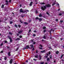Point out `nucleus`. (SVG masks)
I'll use <instances>...</instances> for the list:
<instances>
[{"instance_id": "f704fd0d", "label": "nucleus", "mask_w": 64, "mask_h": 64, "mask_svg": "<svg viewBox=\"0 0 64 64\" xmlns=\"http://www.w3.org/2000/svg\"><path fill=\"white\" fill-rule=\"evenodd\" d=\"M3 43H2L1 44H0V46H2V45H3Z\"/></svg>"}, {"instance_id": "680f3d73", "label": "nucleus", "mask_w": 64, "mask_h": 64, "mask_svg": "<svg viewBox=\"0 0 64 64\" xmlns=\"http://www.w3.org/2000/svg\"><path fill=\"white\" fill-rule=\"evenodd\" d=\"M11 0H10L9 1V2H11Z\"/></svg>"}, {"instance_id": "e433bc0d", "label": "nucleus", "mask_w": 64, "mask_h": 64, "mask_svg": "<svg viewBox=\"0 0 64 64\" xmlns=\"http://www.w3.org/2000/svg\"><path fill=\"white\" fill-rule=\"evenodd\" d=\"M36 44V42H33L34 44Z\"/></svg>"}, {"instance_id": "49530a36", "label": "nucleus", "mask_w": 64, "mask_h": 64, "mask_svg": "<svg viewBox=\"0 0 64 64\" xmlns=\"http://www.w3.org/2000/svg\"><path fill=\"white\" fill-rule=\"evenodd\" d=\"M56 21H58V19H56Z\"/></svg>"}, {"instance_id": "39448f33", "label": "nucleus", "mask_w": 64, "mask_h": 64, "mask_svg": "<svg viewBox=\"0 0 64 64\" xmlns=\"http://www.w3.org/2000/svg\"><path fill=\"white\" fill-rule=\"evenodd\" d=\"M40 52H41V53H45L46 52L45 51V50H44L42 51H40Z\"/></svg>"}, {"instance_id": "5701e85b", "label": "nucleus", "mask_w": 64, "mask_h": 64, "mask_svg": "<svg viewBox=\"0 0 64 64\" xmlns=\"http://www.w3.org/2000/svg\"><path fill=\"white\" fill-rule=\"evenodd\" d=\"M55 4V2H54V4H52V6H54V5Z\"/></svg>"}, {"instance_id": "0eeeda50", "label": "nucleus", "mask_w": 64, "mask_h": 64, "mask_svg": "<svg viewBox=\"0 0 64 64\" xmlns=\"http://www.w3.org/2000/svg\"><path fill=\"white\" fill-rule=\"evenodd\" d=\"M20 12H22V13H23V10H22V9H20Z\"/></svg>"}, {"instance_id": "69168bd1", "label": "nucleus", "mask_w": 64, "mask_h": 64, "mask_svg": "<svg viewBox=\"0 0 64 64\" xmlns=\"http://www.w3.org/2000/svg\"><path fill=\"white\" fill-rule=\"evenodd\" d=\"M26 11H28V12H29V10H26Z\"/></svg>"}, {"instance_id": "8fccbe9b", "label": "nucleus", "mask_w": 64, "mask_h": 64, "mask_svg": "<svg viewBox=\"0 0 64 64\" xmlns=\"http://www.w3.org/2000/svg\"><path fill=\"white\" fill-rule=\"evenodd\" d=\"M31 31V30H29V32H30V31Z\"/></svg>"}, {"instance_id": "b1692460", "label": "nucleus", "mask_w": 64, "mask_h": 64, "mask_svg": "<svg viewBox=\"0 0 64 64\" xmlns=\"http://www.w3.org/2000/svg\"><path fill=\"white\" fill-rule=\"evenodd\" d=\"M20 38H22V36H20Z\"/></svg>"}, {"instance_id": "864d4df0", "label": "nucleus", "mask_w": 64, "mask_h": 64, "mask_svg": "<svg viewBox=\"0 0 64 64\" xmlns=\"http://www.w3.org/2000/svg\"><path fill=\"white\" fill-rule=\"evenodd\" d=\"M33 60H34V61H36V59H35V58L34 59H33Z\"/></svg>"}, {"instance_id": "f3484780", "label": "nucleus", "mask_w": 64, "mask_h": 64, "mask_svg": "<svg viewBox=\"0 0 64 64\" xmlns=\"http://www.w3.org/2000/svg\"><path fill=\"white\" fill-rule=\"evenodd\" d=\"M40 4H45V3L44 2H41Z\"/></svg>"}, {"instance_id": "4c0bfd02", "label": "nucleus", "mask_w": 64, "mask_h": 64, "mask_svg": "<svg viewBox=\"0 0 64 64\" xmlns=\"http://www.w3.org/2000/svg\"><path fill=\"white\" fill-rule=\"evenodd\" d=\"M63 20H60V22H61V23H62V22H63Z\"/></svg>"}, {"instance_id": "a878e982", "label": "nucleus", "mask_w": 64, "mask_h": 64, "mask_svg": "<svg viewBox=\"0 0 64 64\" xmlns=\"http://www.w3.org/2000/svg\"><path fill=\"white\" fill-rule=\"evenodd\" d=\"M21 25H18V27H21Z\"/></svg>"}, {"instance_id": "6ab92c4d", "label": "nucleus", "mask_w": 64, "mask_h": 64, "mask_svg": "<svg viewBox=\"0 0 64 64\" xmlns=\"http://www.w3.org/2000/svg\"><path fill=\"white\" fill-rule=\"evenodd\" d=\"M14 26L15 27H16V28H17L18 27V26H17V25L16 24L14 25Z\"/></svg>"}, {"instance_id": "f03ea898", "label": "nucleus", "mask_w": 64, "mask_h": 64, "mask_svg": "<svg viewBox=\"0 0 64 64\" xmlns=\"http://www.w3.org/2000/svg\"><path fill=\"white\" fill-rule=\"evenodd\" d=\"M46 6H42L41 9H42V10H45V9H46Z\"/></svg>"}, {"instance_id": "7ed1b4c3", "label": "nucleus", "mask_w": 64, "mask_h": 64, "mask_svg": "<svg viewBox=\"0 0 64 64\" xmlns=\"http://www.w3.org/2000/svg\"><path fill=\"white\" fill-rule=\"evenodd\" d=\"M46 6L47 7H51V5H50V4H48L46 5Z\"/></svg>"}, {"instance_id": "c85d7f7f", "label": "nucleus", "mask_w": 64, "mask_h": 64, "mask_svg": "<svg viewBox=\"0 0 64 64\" xmlns=\"http://www.w3.org/2000/svg\"><path fill=\"white\" fill-rule=\"evenodd\" d=\"M63 55H62V56H61V58H62V57H63Z\"/></svg>"}, {"instance_id": "4468645a", "label": "nucleus", "mask_w": 64, "mask_h": 64, "mask_svg": "<svg viewBox=\"0 0 64 64\" xmlns=\"http://www.w3.org/2000/svg\"><path fill=\"white\" fill-rule=\"evenodd\" d=\"M8 55L9 56H10V52H8Z\"/></svg>"}, {"instance_id": "ea45409f", "label": "nucleus", "mask_w": 64, "mask_h": 64, "mask_svg": "<svg viewBox=\"0 0 64 64\" xmlns=\"http://www.w3.org/2000/svg\"><path fill=\"white\" fill-rule=\"evenodd\" d=\"M62 15V14H59V15L61 16Z\"/></svg>"}, {"instance_id": "052dcab7", "label": "nucleus", "mask_w": 64, "mask_h": 64, "mask_svg": "<svg viewBox=\"0 0 64 64\" xmlns=\"http://www.w3.org/2000/svg\"><path fill=\"white\" fill-rule=\"evenodd\" d=\"M36 53H38V51H37V50H36Z\"/></svg>"}, {"instance_id": "09e8293b", "label": "nucleus", "mask_w": 64, "mask_h": 64, "mask_svg": "<svg viewBox=\"0 0 64 64\" xmlns=\"http://www.w3.org/2000/svg\"><path fill=\"white\" fill-rule=\"evenodd\" d=\"M46 14H48V15H49V13H48V12H46Z\"/></svg>"}, {"instance_id": "3c124183", "label": "nucleus", "mask_w": 64, "mask_h": 64, "mask_svg": "<svg viewBox=\"0 0 64 64\" xmlns=\"http://www.w3.org/2000/svg\"><path fill=\"white\" fill-rule=\"evenodd\" d=\"M16 35H17V36H19V34H16Z\"/></svg>"}, {"instance_id": "412c9836", "label": "nucleus", "mask_w": 64, "mask_h": 64, "mask_svg": "<svg viewBox=\"0 0 64 64\" xmlns=\"http://www.w3.org/2000/svg\"><path fill=\"white\" fill-rule=\"evenodd\" d=\"M4 5H2V8H3V7H4Z\"/></svg>"}, {"instance_id": "13d9d810", "label": "nucleus", "mask_w": 64, "mask_h": 64, "mask_svg": "<svg viewBox=\"0 0 64 64\" xmlns=\"http://www.w3.org/2000/svg\"><path fill=\"white\" fill-rule=\"evenodd\" d=\"M20 22H21V23H23V22H22L21 20H20Z\"/></svg>"}, {"instance_id": "37998d69", "label": "nucleus", "mask_w": 64, "mask_h": 64, "mask_svg": "<svg viewBox=\"0 0 64 64\" xmlns=\"http://www.w3.org/2000/svg\"><path fill=\"white\" fill-rule=\"evenodd\" d=\"M40 64H44V62H41L40 63Z\"/></svg>"}, {"instance_id": "aec40b11", "label": "nucleus", "mask_w": 64, "mask_h": 64, "mask_svg": "<svg viewBox=\"0 0 64 64\" xmlns=\"http://www.w3.org/2000/svg\"><path fill=\"white\" fill-rule=\"evenodd\" d=\"M39 16V17H41V16H42V14H40Z\"/></svg>"}, {"instance_id": "4d7b16f0", "label": "nucleus", "mask_w": 64, "mask_h": 64, "mask_svg": "<svg viewBox=\"0 0 64 64\" xmlns=\"http://www.w3.org/2000/svg\"><path fill=\"white\" fill-rule=\"evenodd\" d=\"M33 36H36L35 34H34L33 35Z\"/></svg>"}, {"instance_id": "2f4dec72", "label": "nucleus", "mask_w": 64, "mask_h": 64, "mask_svg": "<svg viewBox=\"0 0 64 64\" xmlns=\"http://www.w3.org/2000/svg\"><path fill=\"white\" fill-rule=\"evenodd\" d=\"M43 38H44V39H45L46 38V36H44L43 37Z\"/></svg>"}, {"instance_id": "f257e3e1", "label": "nucleus", "mask_w": 64, "mask_h": 64, "mask_svg": "<svg viewBox=\"0 0 64 64\" xmlns=\"http://www.w3.org/2000/svg\"><path fill=\"white\" fill-rule=\"evenodd\" d=\"M30 46L31 47L30 48L29 46H27L26 48H24L23 49L24 50V49H31L32 48H33V45L31 44L30 45Z\"/></svg>"}, {"instance_id": "9b49d317", "label": "nucleus", "mask_w": 64, "mask_h": 64, "mask_svg": "<svg viewBox=\"0 0 64 64\" xmlns=\"http://www.w3.org/2000/svg\"><path fill=\"white\" fill-rule=\"evenodd\" d=\"M38 54H37V55L34 56V57L36 58H38Z\"/></svg>"}, {"instance_id": "dca6fc26", "label": "nucleus", "mask_w": 64, "mask_h": 64, "mask_svg": "<svg viewBox=\"0 0 64 64\" xmlns=\"http://www.w3.org/2000/svg\"><path fill=\"white\" fill-rule=\"evenodd\" d=\"M50 60L49 59V58H48L47 60V61H49Z\"/></svg>"}, {"instance_id": "473e14b6", "label": "nucleus", "mask_w": 64, "mask_h": 64, "mask_svg": "<svg viewBox=\"0 0 64 64\" xmlns=\"http://www.w3.org/2000/svg\"><path fill=\"white\" fill-rule=\"evenodd\" d=\"M6 59H7V58H6V57H4V60H6Z\"/></svg>"}, {"instance_id": "cd10ccee", "label": "nucleus", "mask_w": 64, "mask_h": 64, "mask_svg": "<svg viewBox=\"0 0 64 64\" xmlns=\"http://www.w3.org/2000/svg\"><path fill=\"white\" fill-rule=\"evenodd\" d=\"M56 5H58V6H59V4H58V3H57V4H56Z\"/></svg>"}, {"instance_id": "393cba45", "label": "nucleus", "mask_w": 64, "mask_h": 64, "mask_svg": "<svg viewBox=\"0 0 64 64\" xmlns=\"http://www.w3.org/2000/svg\"><path fill=\"white\" fill-rule=\"evenodd\" d=\"M43 29H46V27H44L43 28Z\"/></svg>"}, {"instance_id": "1a4fd4ad", "label": "nucleus", "mask_w": 64, "mask_h": 64, "mask_svg": "<svg viewBox=\"0 0 64 64\" xmlns=\"http://www.w3.org/2000/svg\"><path fill=\"white\" fill-rule=\"evenodd\" d=\"M32 3H33V2H31L30 3V6H32Z\"/></svg>"}, {"instance_id": "79ce46f5", "label": "nucleus", "mask_w": 64, "mask_h": 64, "mask_svg": "<svg viewBox=\"0 0 64 64\" xmlns=\"http://www.w3.org/2000/svg\"><path fill=\"white\" fill-rule=\"evenodd\" d=\"M17 40H20V38H18L17 39Z\"/></svg>"}, {"instance_id": "338daca9", "label": "nucleus", "mask_w": 64, "mask_h": 64, "mask_svg": "<svg viewBox=\"0 0 64 64\" xmlns=\"http://www.w3.org/2000/svg\"><path fill=\"white\" fill-rule=\"evenodd\" d=\"M6 3H8V1H6Z\"/></svg>"}, {"instance_id": "e2e57ef3", "label": "nucleus", "mask_w": 64, "mask_h": 64, "mask_svg": "<svg viewBox=\"0 0 64 64\" xmlns=\"http://www.w3.org/2000/svg\"><path fill=\"white\" fill-rule=\"evenodd\" d=\"M36 32V30H35V31H34V32Z\"/></svg>"}, {"instance_id": "ddd939ff", "label": "nucleus", "mask_w": 64, "mask_h": 64, "mask_svg": "<svg viewBox=\"0 0 64 64\" xmlns=\"http://www.w3.org/2000/svg\"><path fill=\"white\" fill-rule=\"evenodd\" d=\"M39 21H42V18H40L38 19Z\"/></svg>"}, {"instance_id": "5fc2aeb1", "label": "nucleus", "mask_w": 64, "mask_h": 64, "mask_svg": "<svg viewBox=\"0 0 64 64\" xmlns=\"http://www.w3.org/2000/svg\"><path fill=\"white\" fill-rule=\"evenodd\" d=\"M48 54H49V55H50V52H48Z\"/></svg>"}, {"instance_id": "c03bdc74", "label": "nucleus", "mask_w": 64, "mask_h": 64, "mask_svg": "<svg viewBox=\"0 0 64 64\" xmlns=\"http://www.w3.org/2000/svg\"><path fill=\"white\" fill-rule=\"evenodd\" d=\"M18 49H19V48H17L16 50V51H17L18 50Z\"/></svg>"}, {"instance_id": "774afa93", "label": "nucleus", "mask_w": 64, "mask_h": 64, "mask_svg": "<svg viewBox=\"0 0 64 64\" xmlns=\"http://www.w3.org/2000/svg\"><path fill=\"white\" fill-rule=\"evenodd\" d=\"M45 64H48V63L47 62H46Z\"/></svg>"}, {"instance_id": "6e6d98bb", "label": "nucleus", "mask_w": 64, "mask_h": 64, "mask_svg": "<svg viewBox=\"0 0 64 64\" xmlns=\"http://www.w3.org/2000/svg\"><path fill=\"white\" fill-rule=\"evenodd\" d=\"M40 49H42V48L40 47L39 48Z\"/></svg>"}, {"instance_id": "603ef678", "label": "nucleus", "mask_w": 64, "mask_h": 64, "mask_svg": "<svg viewBox=\"0 0 64 64\" xmlns=\"http://www.w3.org/2000/svg\"><path fill=\"white\" fill-rule=\"evenodd\" d=\"M32 51H33L34 50V48H33V49L32 50Z\"/></svg>"}, {"instance_id": "c9c22d12", "label": "nucleus", "mask_w": 64, "mask_h": 64, "mask_svg": "<svg viewBox=\"0 0 64 64\" xmlns=\"http://www.w3.org/2000/svg\"><path fill=\"white\" fill-rule=\"evenodd\" d=\"M36 13L37 14V13H38V11L37 10L36 11Z\"/></svg>"}, {"instance_id": "c756f323", "label": "nucleus", "mask_w": 64, "mask_h": 64, "mask_svg": "<svg viewBox=\"0 0 64 64\" xmlns=\"http://www.w3.org/2000/svg\"><path fill=\"white\" fill-rule=\"evenodd\" d=\"M7 47L8 48V49H9L10 48V47L9 46H7Z\"/></svg>"}, {"instance_id": "6e6552de", "label": "nucleus", "mask_w": 64, "mask_h": 64, "mask_svg": "<svg viewBox=\"0 0 64 64\" xmlns=\"http://www.w3.org/2000/svg\"><path fill=\"white\" fill-rule=\"evenodd\" d=\"M22 31L20 30L19 32H18V33H19V34H21V33H22Z\"/></svg>"}, {"instance_id": "7c9ffc66", "label": "nucleus", "mask_w": 64, "mask_h": 64, "mask_svg": "<svg viewBox=\"0 0 64 64\" xmlns=\"http://www.w3.org/2000/svg\"><path fill=\"white\" fill-rule=\"evenodd\" d=\"M40 47H42V46L41 45V44H40Z\"/></svg>"}, {"instance_id": "a18cd8bd", "label": "nucleus", "mask_w": 64, "mask_h": 64, "mask_svg": "<svg viewBox=\"0 0 64 64\" xmlns=\"http://www.w3.org/2000/svg\"><path fill=\"white\" fill-rule=\"evenodd\" d=\"M3 52V51L2 50L1 52V53H2Z\"/></svg>"}, {"instance_id": "9d476101", "label": "nucleus", "mask_w": 64, "mask_h": 64, "mask_svg": "<svg viewBox=\"0 0 64 64\" xmlns=\"http://www.w3.org/2000/svg\"><path fill=\"white\" fill-rule=\"evenodd\" d=\"M24 24H28V23H27L26 22H24Z\"/></svg>"}, {"instance_id": "f8f14e48", "label": "nucleus", "mask_w": 64, "mask_h": 64, "mask_svg": "<svg viewBox=\"0 0 64 64\" xmlns=\"http://www.w3.org/2000/svg\"><path fill=\"white\" fill-rule=\"evenodd\" d=\"M56 54H58L59 53V52L58 51H57L56 52Z\"/></svg>"}, {"instance_id": "72a5a7b5", "label": "nucleus", "mask_w": 64, "mask_h": 64, "mask_svg": "<svg viewBox=\"0 0 64 64\" xmlns=\"http://www.w3.org/2000/svg\"><path fill=\"white\" fill-rule=\"evenodd\" d=\"M4 42H5V43H7V41H6V40H5L4 41Z\"/></svg>"}, {"instance_id": "2eb2a0df", "label": "nucleus", "mask_w": 64, "mask_h": 64, "mask_svg": "<svg viewBox=\"0 0 64 64\" xmlns=\"http://www.w3.org/2000/svg\"><path fill=\"white\" fill-rule=\"evenodd\" d=\"M10 42H12V40L11 38H10Z\"/></svg>"}, {"instance_id": "bb28decb", "label": "nucleus", "mask_w": 64, "mask_h": 64, "mask_svg": "<svg viewBox=\"0 0 64 64\" xmlns=\"http://www.w3.org/2000/svg\"><path fill=\"white\" fill-rule=\"evenodd\" d=\"M13 23V22H10V24H12V23Z\"/></svg>"}, {"instance_id": "0e129e2a", "label": "nucleus", "mask_w": 64, "mask_h": 64, "mask_svg": "<svg viewBox=\"0 0 64 64\" xmlns=\"http://www.w3.org/2000/svg\"><path fill=\"white\" fill-rule=\"evenodd\" d=\"M31 42H33V40H32L31 41Z\"/></svg>"}, {"instance_id": "a19ab883", "label": "nucleus", "mask_w": 64, "mask_h": 64, "mask_svg": "<svg viewBox=\"0 0 64 64\" xmlns=\"http://www.w3.org/2000/svg\"><path fill=\"white\" fill-rule=\"evenodd\" d=\"M36 19H39V18H38L37 17V18H36Z\"/></svg>"}, {"instance_id": "423d86ee", "label": "nucleus", "mask_w": 64, "mask_h": 64, "mask_svg": "<svg viewBox=\"0 0 64 64\" xmlns=\"http://www.w3.org/2000/svg\"><path fill=\"white\" fill-rule=\"evenodd\" d=\"M39 56L40 57L39 60H40L41 59V58H42V56H41L39 55Z\"/></svg>"}, {"instance_id": "a211bd4d", "label": "nucleus", "mask_w": 64, "mask_h": 64, "mask_svg": "<svg viewBox=\"0 0 64 64\" xmlns=\"http://www.w3.org/2000/svg\"><path fill=\"white\" fill-rule=\"evenodd\" d=\"M9 34H10V35H12V33L11 32H9Z\"/></svg>"}, {"instance_id": "20e7f679", "label": "nucleus", "mask_w": 64, "mask_h": 64, "mask_svg": "<svg viewBox=\"0 0 64 64\" xmlns=\"http://www.w3.org/2000/svg\"><path fill=\"white\" fill-rule=\"evenodd\" d=\"M12 62H13V59H12L11 60H10V64H11V63H12Z\"/></svg>"}, {"instance_id": "58836bf2", "label": "nucleus", "mask_w": 64, "mask_h": 64, "mask_svg": "<svg viewBox=\"0 0 64 64\" xmlns=\"http://www.w3.org/2000/svg\"><path fill=\"white\" fill-rule=\"evenodd\" d=\"M27 12V10H24V12H23V13L24 12H24Z\"/></svg>"}, {"instance_id": "4be33fe9", "label": "nucleus", "mask_w": 64, "mask_h": 64, "mask_svg": "<svg viewBox=\"0 0 64 64\" xmlns=\"http://www.w3.org/2000/svg\"><path fill=\"white\" fill-rule=\"evenodd\" d=\"M8 38L10 39L11 38V37H10V36H8Z\"/></svg>"}, {"instance_id": "bf43d9fd", "label": "nucleus", "mask_w": 64, "mask_h": 64, "mask_svg": "<svg viewBox=\"0 0 64 64\" xmlns=\"http://www.w3.org/2000/svg\"><path fill=\"white\" fill-rule=\"evenodd\" d=\"M20 7H21L22 6V4H20Z\"/></svg>"}, {"instance_id": "de8ad7c7", "label": "nucleus", "mask_w": 64, "mask_h": 64, "mask_svg": "<svg viewBox=\"0 0 64 64\" xmlns=\"http://www.w3.org/2000/svg\"><path fill=\"white\" fill-rule=\"evenodd\" d=\"M44 32H45L46 31V30H44Z\"/></svg>"}]
</instances>
